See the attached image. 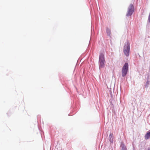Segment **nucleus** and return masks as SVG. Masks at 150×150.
<instances>
[{
    "label": "nucleus",
    "instance_id": "4",
    "mask_svg": "<svg viewBox=\"0 0 150 150\" xmlns=\"http://www.w3.org/2000/svg\"><path fill=\"white\" fill-rule=\"evenodd\" d=\"M134 11V7L133 5L131 4L128 7V11L126 14L127 16H131Z\"/></svg>",
    "mask_w": 150,
    "mask_h": 150
},
{
    "label": "nucleus",
    "instance_id": "1",
    "mask_svg": "<svg viewBox=\"0 0 150 150\" xmlns=\"http://www.w3.org/2000/svg\"><path fill=\"white\" fill-rule=\"evenodd\" d=\"M129 42H127L125 43L123 48V52L127 57L129 56Z\"/></svg>",
    "mask_w": 150,
    "mask_h": 150
},
{
    "label": "nucleus",
    "instance_id": "6",
    "mask_svg": "<svg viewBox=\"0 0 150 150\" xmlns=\"http://www.w3.org/2000/svg\"><path fill=\"white\" fill-rule=\"evenodd\" d=\"M120 147L122 148L121 150H127V149L126 146H125V144L123 143H121Z\"/></svg>",
    "mask_w": 150,
    "mask_h": 150
},
{
    "label": "nucleus",
    "instance_id": "3",
    "mask_svg": "<svg viewBox=\"0 0 150 150\" xmlns=\"http://www.w3.org/2000/svg\"><path fill=\"white\" fill-rule=\"evenodd\" d=\"M128 69V65L127 63H125L122 68V76L123 77L125 76L127 74Z\"/></svg>",
    "mask_w": 150,
    "mask_h": 150
},
{
    "label": "nucleus",
    "instance_id": "5",
    "mask_svg": "<svg viewBox=\"0 0 150 150\" xmlns=\"http://www.w3.org/2000/svg\"><path fill=\"white\" fill-rule=\"evenodd\" d=\"M145 139L147 140L150 138V130L147 132L144 136Z\"/></svg>",
    "mask_w": 150,
    "mask_h": 150
},
{
    "label": "nucleus",
    "instance_id": "2",
    "mask_svg": "<svg viewBox=\"0 0 150 150\" xmlns=\"http://www.w3.org/2000/svg\"><path fill=\"white\" fill-rule=\"evenodd\" d=\"M105 61L104 54L102 53L100 54L99 57V66L100 67H103L104 65Z\"/></svg>",
    "mask_w": 150,
    "mask_h": 150
},
{
    "label": "nucleus",
    "instance_id": "8",
    "mask_svg": "<svg viewBox=\"0 0 150 150\" xmlns=\"http://www.w3.org/2000/svg\"><path fill=\"white\" fill-rule=\"evenodd\" d=\"M112 134H110V136H112Z\"/></svg>",
    "mask_w": 150,
    "mask_h": 150
},
{
    "label": "nucleus",
    "instance_id": "7",
    "mask_svg": "<svg viewBox=\"0 0 150 150\" xmlns=\"http://www.w3.org/2000/svg\"><path fill=\"white\" fill-rule=\"evenodd\" d=\"M149 83V81H147V82H146V85H148Z\"/></svg>",
    "mask_w": 150,
    "mask_h": 150
}]
</instances>
